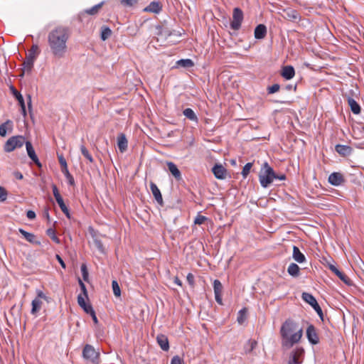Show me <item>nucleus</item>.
<instances>
[{"instance_id": "473e14b6", "label": "nucleus", "mask_w": 364, "mask_h": 364, "mask_svg": "<svg viewBox=\"0 0 364 364\" xmlns=\"http://www.w3.org/2000/svg\"><path fill=\"white\" fill-rule=\"evenodd\" d=\"M183 115L193 122H198V117L194 111L191 108H186L183 111Z\"/></svg>"}, {"instance_id": "ea45409f", "label": "nucleus", "mask_w": 364, "mask_h": 364, "mask_svg": "<svg viewBox=\"0 0 364 364\" xmlns=\"http://www.w3.org/2000/svg\"><path fill=\"white\" fill-rule=\"evenodd\" d=\"M247 345L248 348H245V353H250L257 346V342L255 340H249Z\"/></svg>"}, {"instance_id": "6e6552de", "label": "nucleus", "mask_w": 364, "mask_h": 364, "mask_svg": "<svg viewBox=\"0 0 364 364\" xmlns=\"http://www.w3.org/2000/svg\"><path fill=\"white\" fill-rule=\"evenodd\" d=\"M304 354V349L302 347L296 348L290 354L288 364H301L302 360L299 358Z\"/></svg>"}, {"instance_id": "8fccbe9b", "label": "nucleus", "mask_w": 364, "mask_h": 364, "mask_svg": "<svg viewBox=\"0 0 364 364\" xmlns=\"http://www.w3.org/2000/svg\"><path fill=\"white\" fill-rule=\"evenodd\" d=\"M78 283L80 287L82 293L83 294L82 296H84V298L87 299L88 298L87 291L85 284L82 282V281L80 278L78 279Z\"/></svg>"}, {"instance_id": "b1692460", "label": "nucleus", "mask_w": 364, "mask_h": 364, "mask_svg": "<svg viewBox=\"0 0 364 364\" xmlns=\"http://www.w3.org/2000/svg\"><path fill=\"white\" fill-rule=\"evenodd\" d=\"M292 257L294 259L299 263H303L306 261V257L296 246L293 247Z\"/></svg>"}, {"instance_id": "603ef678", "label": "nucleus", "mask_w": 364, "mask_h": 364, "mask_svg": "<svg viewBox=\"0 0 364 364\" xmlns=\"http://www.w3.org/2000/svg\"><path fill=\"white\" fill-rule=\"evenodd\" d=\"M7 198V191L4 187L0 186V202L5 201Z\"/></svg>"}, {"instance_id": "f03ea898", "label": "nucleus", "mask_w": 364, "mask_h": 364, "mask_svg": "<svg viewBox=\"0 0 364 364\" xmlns=\"http://www.w3.org/2000/svg\"><path fill=\"white\" fill-rule=\"evenodd\" d=\"M280 334L282 347L291 348L301 340L303 330L302 328L297 329V323L293 320L287 319L282 325Z\"/></svg>"}, {"instance_id": "f8f14e48", "label": "nucleus", "mask_w": 364, "mask_h": 364, "mask_svg": "<svg viewBox=\"0 0 364 364\" xmlns=\"http://www.w3.org/2000/svg\"><path fill=\"white\" fill-rule=\"evenodd\" d=\"M150 189L156 200V201L161 205L164 206V203L163 200L162 195L158 186L154 183L150 182Z\"/></svg>"}, {"instance_id": "2f4dec72", "label": "nucleus", "mask_w": 364, "mask_h": 364, "mask_svg": "<svg viewBox=\"0 0 364 364\" xmlns=\"http://www.w3.org/2000/svg\"><path fill=\"white\" fill-rule=\"evenodd\" d=\"M103 5H104V1H102L100 4L92 6L90 9H85L84 11V13L87 14L88 15H91V16L96 15L97 14H98L99 11L100 10V9L102 7Z\"/></svg>"}, {"instance_id": "338daca9", "label": "nucleus", "mask_w": 364, "mask_h": 364, "mask_svg": "<svg viewBox=\"0 0 364 364\" xmlns=\"http://www.w3.org/2000/svg\"><path fill=\"white\" fill-rule=\"evenodd\" d=\"M56 259H58V262L60 264L61 267L63 268H65V264L64 262V261L63 260V259L58 255H56Z\"/></svg>"}, {"instance_id": "e433bc0d", "label": "nucleus", "mask_w": 364, "mask_h": 364, "mask_svg": "<svg viewBox=\"0 0 364 364\" xmlns=\"http://www.w3.org/2000/svg\"><path fill=\"white\" fill-rule=\"evenodd\" d=\"M34 60L26 58L23 61V68L28 73H31L33 67Z\"/></svg>"}, {"instance_id": "f704fd0d", "label": "nucleus", "mask_w": 364, "mask_h": 364, "mask_svg": "<svg viewBox=\"0 0 364 364\" xmlns=\"http://www.w3.org/2000/svg\"><path fill=\"white\" fill-rule=\"evenodd\" d=\"M302 299L310 306L315 304L317 301L316 298L310 293L303 292L301 294Z\"/></svg>"}, {"instance_id": "0eeeda50", "label": "nucleus", "mask_w": 364, "mask_h": 364, "mask_svg": "<svg viewBox=\"0 0 364 364\" xmlns=\"http://www.w3.org/2000/svg\"><path fill=\"white\" fill-rule=\"evenodd\" d=\"M214 176L219 180H224L228 176V170L220 164H215L211 169Z\"/></svg>"}, {"instance_id": "f257e3e1", "label": "nucleus", "mask_w": 364, "mask_h": 364, "mask_svg": "<svg viewBox=\"0 0 364 364\" xmlns=\"http://www.w3.org/2000/svg\"><path fill=\"white\" fill-rule=\"evenodd\" d=\"M70 36L69 28L60 26L52 30L48 36V42L52 54L58 58L65 56L67 41Z\"/></svg>"}, {"instance_id": "cd10ccee", "label": "nucleus", "mask_w": 364, "mask_h": 364, "mask_svg": "<svg viewBox=\"0 0 364 364\" xmlns=\"http://www.w3.org/2000/svg\"><path fill=\"white\" fill-rule=\"evenodd\" d=\"M347 100H348V103L350 107L351 111L354 114H358L361 111V108H360V106L359 105V104L353 98H352L349 96L348 97Z\"/></svg>"}, {"instance_id": "052dcab7", "label": "nucleus", "mask_w": 364, "mask_h": 364, "mask_svg": "<svg viewBox=\"0 0 364 364\" xmlns=\"http://www.w3.org/2000/svg\"><path fill=\"white\" fill-rule=\"evenodd\" d=\"M221 294H215V301H217V303H218L220 305L223 304Z\"/></svg>"}, {"instance_id": "ddd939ff", "label": "nucleus", "mask_w": 364, "mask_h": 364, "mask_svg": "<svg viewBox=\"0 0 364 364\" xmlns=\"http://www.w3.org/2000/svg\"><path fill=\"white\" fill-rule=\"evenodd\" d=\"M59 162L60 164L61 171L67 178L68 183L70 186H73L75 184V180L68 171L67 161H59Z\"/></svg>"}, {"instance_id": "37998d69", "label": "nucleus", "mask_w": 364, "mask_h": 364, "mask_svg": "<svg viewBox=\"0 0 364 364\" xmlns=\"http://www.w3.org/2000/svg\"><path fill=\"white\" fill-rule=\"evenodd\" d=\"M311 306L316 311V312L318 314L319 318L323 321V311H322L321 306H319V304H318V302L316 301L315 304H312Z\"/></svg>"}, {"instance_id": "e2e57ef3", "label": "nucleus", "mask_w": 364, "mask_h": 364, "mask_svg": "<svg viewBox=\"0 0 364 364\" xmlns=\"http://www.w3.org/2000/svg\"><path fill=\"white\" fill-rule=\"evenodd\" d=\"M62 212L66 215L68 218H70L69 210L67 206L61 209Z\"/></svg>"}, {"instance_id": "7c9ffc66", "label": "nucleus", "mask_w": 364, "mask_h": 364, "mask_svg": "<svg viewBox=\"0 0 364 364\" xmlns=\"http://www.w3.org/2000/svg\"><path fill=\"white\" fill-rule=\"evenodd\" d=\"M112 34V30L107 26H102L101 27L100 38L105 41L111 37Z\"/></svg>"}, {"instance_id": "de8ad7c7", "label": "nucleus", "mask_w": 364, "mask_h": 364, "mask_svg": "<svg viewBox=\"0 0 364 364\" xmlns=\"http://www.w3.org/2000/svg\"><path fill=\"white\" fill-rule=\"evenodd\" d=\"M280 85L279 84H274L267 87L268 94H274L279 90Z\"/></svg>"}, {"instance_id": "9d476101", "label": "nucleus", "mask_w": 364, "mask_h": 364, "mask_svg": "<svg viewBox=\"0 0 364 364\" xmlns=\"http://www.w3.org/2000/svg\"><path fill=\"white\" fill-rule=\"evenodd\" d=\"M328 181L331 185L338 186L345 182V178L341 173L333 172L329 175Z\"/></svg>"}, {"instance_id": "39448f33", "label": "nucleus", "mask_w": 364, "mask_h": 364, "mask_svg": "<svg viewBox=\"0 0 364 364\" xmlns=\"http://www.w3.org/2000/svg\"><path fill=\"white\" fill-rule=\"evenodd\" d=\"M244 14L241 9L236 7L232 11V20L230 22V28L235 31H238L243 21Z\"/></svg>"}, {"instance_id": "c9c22d12", "label": "nucleus", "mask_w": 364, "mask_h": 364, "mask_svg": "<svg viewBox=\"0 0 364 364\" xmlns=\"http://www.w3.org/2000/svg\"><path fill=\"white\" fill-rule=\"evenodd\" d=\"M46 234L48 235L50 239L55 242L56 244H60V240L55 235V230L53 228H50L46 230Z\"/></svg>"}, {"instance_id": "13d9d810", "label": "nucleus", "mask_w": 364, "mask_h": 364, "mask_svg": "<svg viewBox=\"0 0 364 364\" xmlns=\"http://www.w3.org/2000/svg\"><path fill=\"white\" fill-rule=\"evenodd\" d=\"M81 151H82V154H83V156L87 159H92V156L90 154L89 151L84 146H81Z\"/></svg>"}, {"instance_id": "09e8293b", "label": "nucleus", "mask_w": 364, "mask_h": 364, "mask_svg": "<svg viewBox=\"0 0 364 364\" xmlns=\"http://www.w3.org/2000/svg\"><path fill=\"white\" fill-rule=\"evenodd\" d=\"M80 269H81V272H82L83 279L85 281H87L89 273H88V270H87L86 264H82L81 265Z\"/></svg>"}, {"instance_id": "5fc2aeb1", "label": "nucleus", "mask_w": 364, "mask_h": 364, "mask_svg": "<svg viewBox=\"0 0 364 364\" xmlns=\"http://www.w3.org/2000/svg\"><path fill=\"white\" fill-rule=\"evenodd\" d=\"M94 243L95 247L102 252H104V245L102 242L100 240L95 239Z\"/></svg>"}, {"instance_id": "69168bd1", "label": "nucleus", "mask_w": 364, "mask_h": 364, "mask_svg": "<svg viewBox=\"0 0 364 364\" xmlns=\"http://www.w3.org/2000/svg\"><path fill=\"white\" fill-rule=\"evenodd\" d=\"M20 107H21V114L23 116V117L25 118L27 115L25 103L20 105Z\"/></svg>"}, {"instance_id": "4be33fe9", "label": "nucleus", "mask_w": 364, "mask_h": 364, "mask_svg": "<svg viewBox=\"0 0 364 364\" xmlns=\"http://www.w3.org/2000/svg\"><path fill=\"white\" fill-rule=\"evenodd\" d=\"M13 129V122L10 119L6 120L4 123L0 125V136H6L7 131L11 132Z\"/></svg>"}, {"instance_id": "4468645a", "label": "nucleus", "mask_w": 364, "mask_h": 364, "mask_svg": "<svg viewBox=\"0 0 364 364\" xmlns=\"http://www.w3.org/2000/svg\"><path fill=\"white\" fill-rule=\"evenodd\" d=\"M280 74L284 79L291 80L295 75L294 68L292 65L283 66Z\"/></svg>"}, {"instance_id": "412c9836", "label": "nucleus", "mask_w": 364, "mask_h": 364, "mask_svg": "<svg viewBox=\"0 0 364 364\" xmlns=\"http://www.w3.org/2000/svg\"><path fill=\"white\" fill-rule=\"evenodd\" d=\"M335 149L343 157L349 156L353 151L350 146L341 144L336 145Z\"/></svg>"}, {"instance_id": "423d86ee", "label": "nucleus", "mask_w": 364, "mask_h": 364, "mask_svg": "<svg viewBox=\"0 0 364 364\" xmlns=\"http://www.w3.org/2000/svg\"><path fill=\"white\" fill-rule=\"evenodd\" d=\"M100 353L95 350L94 347L90 344H86L82 350V357L92 363H97L99 359Z\"/></svg>"}, {"instance_id": "c03bdc74", "label": "nucleus", "mask_w": 364, "mask_h": 364, "mask_svg": "<svg viewBox=\"0 0 364 364\" xmlns=\"http://www.w3.org/2000/svg\"><path fill=\"white\" fill-rule=\"evenodd\" d=\"M206 220H208V218L200 214H198L194 220V223L196 225H202L203 224Z\"/></svg>"}, {"instance_id": "20e7f679", "label": "nucleus", "mask_w": 364, "mask_h": 364, "mask_svg": "<svg viewBox=\"0 0 364 364\" xmlns=\"http://www.w3.org/2000/svg\"><path fill=\"white\" fill-rule=\"evenodd\" d=\"M26 142V139L22 135L13 136L5 143L4 149L6 152H11L16 148L21 147Z\"/></svg>"}, {"instance_id": "79ce46f5", "label": "nucleus", "mask_w": 364, "mask_h": 364, "mask_svg": "<svg viewBox=\"0 0 364 364\" xmlns=\"http://www.w3.org/2000/svg\"><path fill=\"white\" fill-rule=\"evenodd\" d=\"M112 287L114 294L116 296H119L121 295V291L118 282L116 280L112 281Z\"/></svg>"}, {"instance_id": "bb28decb", "label": "nucleus", "mask_w": 364, "mask_h": 364, "mask_svg": "<svg viewBox=\"0 0 364 364\" xmlns=\"http://www.w3.org/2000/svg\"><path fill=\"white\" fill-rule=\"evenodd\" d=\"M40 53L39 47L36 44H33L30 50H28V53L26 55V58L28 59L34 60L37 58L38 55Z\"/></svg>"}, {"instance_id": "49530a36", "label": "nucleus", "mask_w": 364, "mask_h": 364, "mask_svg": "<svg viewBox=\"0 0 364 364\" xmlns=\"http://www.w3.org/2000/svg\"><path fill=\"white\" fill-rule=\"evenodd\" d=\"M36 292V295H37V296L36 298H39L40 300L43 299V300L46 301L47 302H49L50 298L48 296H47L43 292V291H41L40 289H37Z\"/></svg>"}, {"instance_id": "393cba45", "label": "nucleus", "mask_w": 364, "mask_h": 364, "mask_svg": "<svg viewBox=\"0 0 364 364\" xmlns=\"http://www.w3.org/2000/svg\"><path fill=\"white\" fill-rule=\"evenodd\" d=\"M42 301L39 298H35L31 302V314L33 316H37L38 313L42 308Z\"/></svg>"}, {"instance_id": "6ab92c4d", "label": "nucleus", "mask_w": 364, "mask_h": 364, "mask_svg": "<svg viewBox=\"0 0 364 364\" xmlns=\"http://www.w3.org/2000/svg\"><path fill=\"white\" fill-rule=\"evenodd\" d=\"M156 341L163 350L168 351L169 350V343L166 336L164 334H159L156 337Z\"/></svg>"}, {"instance_id": "0e129e2a", "label": "nucleus", "mask_w": 364, "mask_h": 364, "mask_svg": "<svg viewBox=\"0 0 364 364\" xmlns=\"http://www.w3.org/2000/svg\"><path fill=\"white\" fill-rule=\"evenodd\" d=\"M62 212L66 215L68 218H70L69 210L67 206L61 209Z\"/></svg>"}, {"instance_id": "7ed1b4c3", "label": "nucleus", "mask_w": 364, "mask_h": 364, "mask_svg": "<svg viewBox=\"0 0 364 364\" xmlns=\"http://www.w3.org/2000/svg\"><path fill=\"white\" fill-rule=\"evenodd\" d=\"M258 177L261 186L267 188L273 183L276 172L267 162H264L261 166Z\"/></svg>"}, {"instance_id": "1a4fd4ad", "label": "nucleus", "mask_w": 364, "mask_h": 364, "mask_svg": "<svg viewBox=\"0 0 364 364\" xmlns=\"http://www.w3.org/2000/svg\"><path fill=\"white\" fill-rule=\"evenodd\" d=\"M306 337L309 342L312 345H316L319 343V337L314 325H309L306 329Z\"/></svg>"}, {"instance_id": "72a5a7b5", "label": "nucleus", "mask_w": 364, "mask_h": 364, "mask_svg": "<svg viewBox=\"0 0 364 364\" xmlns=\"http://www.w3.org/2000/svg\"><path fill=\"white\" fill-rule=\"evenodd\" d=\"M176 65L178 67L190 68L194 66V63L191 59H181L176 62Z\"/></svg>"}, {"instance_id": "4c0bfd02", "label": "nucleus", "mask_w": 364, "mask_h": 364, "mask_svg": "<svg viewBox=\"0 0 364 364\" xmlns=\"http://www.w3.org/2000/svg\"><path fill=\"white\" fill-rule=\"evenodd\" d=\"M252 166H253V163L252 162H249V163L246 164L245 165V166L243 167L241 174H242V178L244 179H245L247 177L248 174L250 172V170H251Z\"/></svg>"}, {"instance_id": "a19ab883", "label": "nucleus", "mask_w": 364, "mask_h": 364, "mask_svg": "<svg viewBox=\"0 0 364 364\" xmlns=\"http://www.w3.org/2000/svg\"><path fill=\"white\" fill-rule=\"evenodd\" d=\"M213 289L215 294H222L223 285L218 279H215L213 282Z\"/></svg>"}, {"instance_id": "c85d7f7f", "label": "nucleus", "mask_w": 364, "mask_h": 364, "mask_svg": "<svg viewBox=\"0 0 364 364\" xmlns=\"http://www.w3.org/2000/svg\"><path fill=\"white\" fill-rule=\"evenodd\" d=\"M299 272L300 268L295 263H291L287 268L288 274L293 277H298L299 276Z\"/></svg>"}, {"instance_id": "a211bd4d", "label": "nucleus", "mask_w": 364, "mask_h": 364, "mask_svg": "<svg viewBox=\"0 0 364 364\" xmlns=\"http://www.w3.org/2000/svg\"><path fill=\"white\" fill-rule=\"evenodd\" d=\"M255 38L256 39H263L267 35V27L264 24H259L255 28Z\"/></svg>"}, {"instance_id": "aec40b11", "label": "nucleus", "mask_w": 364, "mask_h": 364, "mask_svg": "<svg viewBox=\"0 0 364 364\" xmlns=\"http://www.w3.org/2000/svg\"><path fill=\"white\" fill-rule=\"evenodd\" d=\"M162 10V5L159 1H152L146 6L144 11L154 14H159Z\"/></svg>"}, {"instance_id": "58836bf2", "label": "nucleus", "mask_w": 364, "mask_h": 364, "mask_svg": "<svg viewBox=\"0 0 364 364\" xmlns=\"http://www.w3.org/2000/svg\"><path fill=\"white\" fill-rule=\"evenodd\" d=\"M13 95L15 96L16 99L18 102L19 105H21L25 103L24 99L22 95L18 92L14 87H11Z\"/></svg>"}, {"instance_id": "4d7b16f0", "label": "nucleus", "mask_w": 364, "mask_h": 364, "mask_svg": "<svg viewBox=\"0 0 364 364\" xmlns=\"http://www.w3.org/2000/svg\"><path fill=\"white\" fill-rule=\"evenodd\" d=\"M184 362L178 355H175L171 360V364H183Z\"/></svg>"}, {"instance_id": "864d4df0", "label": "nucleus", "mask_w": 364, "mask_h": 364, "mask_svg": "<svg viewBox=\"0 0 364 364\" xmlns=\"http://www.w3.org/2000/svg\"><path fill=\"white\" fill-rule=\"evenodd\" d=\"M186 279H187V282L189 284V285L191 286L192 287H193L195 285L194 275L192 273H188L187 274Z\"/></svg>"}, {"instance_id": "6e6d98bb", "label": "nucleus", "mask_w": 364, "mask_h": 364, "mask_svg": "<svg viewBox=\"0 0 364 364\" xmlns=\"http://www.w3.org/2000/svg\"><path fill=\"white\" fill-rule=\"evenodd\" d=\"M26 97L28 112L31 117L33 118L31 96L30 95H28Z\"/></svg>"}, {"instance_id": "bf43d9fd", "label": "nucleus", "mask_w": 364, "mask_h": 364, "mask_svg": "<svg viewBox=\"0 0 364 364\" xmlns=\"http://www.w3.org/2000/svg\"><path fill=\"white\" fill-rule=\"evenodd\" d=\"M26 216L28 219L33 220L36 218V215L34 211L30 210L27 211Z\"/></svg>"}, {"instance_id": "5701e85b", "label": "nucleus", "mask_w": 364, "mask_h": 364, "mask_svg": "<svg viewBox=\"0 0 364 364\" xmlns=\"http://www.w3.org/2000/svg\"><path fill=\"white\" fill-rule=\"evenodd\" d=\"M52 190H53V196H54V197L55 198V200L58 203L60 208L62 209L64 207H65L66 205L65 204L64 200H63L62 196H60V194L59 193V191H58V188L57 186L55 185V184H53L52 185Z\"/></svg>"}, {"instance_id": "dca6fc26", "label": "nucleus", "mask_w": 364, "mask_h": 364, "mask_svg": "<svg viewBox=\"0 0 364 364\" xmlns=\"http://www.w3.org/2000/svg\"><path fill=\"white\" fill-rule=\"evenodd\" d=\"M128 141L124 133H119L117 136V147L119 150L123 153L127 149Z\"/></svg>"}, {"instance_id": "3c124183", "label": "nucleus", "mask_w": 364, "mask_h": 364, "mask_svg": "<svg viewBox=\"0 0 364 364\" xmlns=\"http://www.w3.org/2000/svg\"><path fill=\"white\" fill-rule=\"evenodd\" d=\"M138 0H120L122 5L124 6H132L137 4Z\"/></svg>"}, {"instance_id": "a878e982", "label": "nucleus", "mask_w": 364, "mask_h": 364, "mask_svg": "<svg viewBox=\"0 0 364 364\" xmlns=\"http://www.w3.org/2000/svg\"><path fill=\"white\" fill-rule=\"evenodd\" d=\"M167 166L168 171L171 173V174L175 177L176 180L181 179V173L178 170L177 166L171 161L167 162Z\"/></svg>"}, {"instance_id": "f3484780", "label": "nucleus", "mask_w": 364, "mask_h": 364, "mask_svg": "<svg viewBox=\"0 0 364 364\" xmlns=\"http://www.w3.org/2000/svg\"><path fill=\"white\" fill-rule=\"evenodd\" d=\"M77 303L78 305L84 310V311L88 314H90L91 312L94 311L91 304H86L85 298L84 296H82V294H79L77 296Z\"/></svg>"}, {"instance_id": "a18cd8bd", "label": "nucleus", "mask_w": 364, "mask_h": 364, "mask_svg": "<svg viewBox=\"0 0 364 364\" xmlns=\"http://www.w3.org/2000/svg\"><path fill=\"white\" fill-rule=\"evenodd\" d=\"M247 313L246 308H243L242 309L240 310L238 312V316H237V321L240 323H242V322L245 320V316Z\"/></svg>"}, {"instance_id": "774afa93", "label": "nucleus", "mask_w": 364, "mask_h": 364, "mask_svg": "<svg viewBox=\"0 0 364 364\" xmlns=\"http://www.w3.org/2000/svg\"><path fill=\"white\" fill-rule=\"evenodd\" d=\"M274 179H277L279 181H284L286 179V176L284 174H277L276 173V177L274 178Z\"/></svg>"}, {"instance_id": "c756f323", "label": "nucleus", "mask_w": 364, "mask_h": 364, "mask_svg": "<svg viewBox=\"0 0 364 364\" xmlns=\"http://www.w3.org/2000/svg\"><path fill=\"white\" fill-rule=\"evenodd\" d=\"M24 144H26L27 154L30 159H38L31 142L26 141Z\"/></svg>"}, {"instance_id": "9b49d317", "label": "nucleus", "mask_w": 364, "mask_h": 364, "mask_svg": "<svg viewBox=\"0 0 364 364\" xmlns=\"http://www.w3.org/2000/svg\"><path fill=\"white\" fill-rule=\"evenodd\" d=\"M330 270L333 272L338 277L347 285H350L352 282L350 278L343 272H341L333 264L329 265Z\"/></svg>"}, {"instance_id": "680f3d73", "label": "nucleus", "mask_w": 364, "mask_h": 364, "mask_svg": "<svg viewBox=\"0 0 364 364\" xmlns=\"http://www.w3.org/2000/svg\"><path fill=\"white\" fill-rule=\"evenodd\" d=\"M92 318V321L94 322L95 324H97L98 323V319L96 316V314H95V311H93L92 312H91V314H90Z\"/></svg>"}, {"instance_id": "2eb2a0df", "label": "nucleus", "mask_w": 364, "mask_h": 364, "mask_svg": "<svg viewBox=\"0 0 364 364\" xmlns=\"http://www.w3.org/2000/svg\"><path fill=\"white\" fill-rule=\"evenodd\" d=\"M18 232L25 237L28 242L37 245H41V242L36 239V236L34 234L28 232L22 228H19Z\"/></svg>"}]
</instances>
